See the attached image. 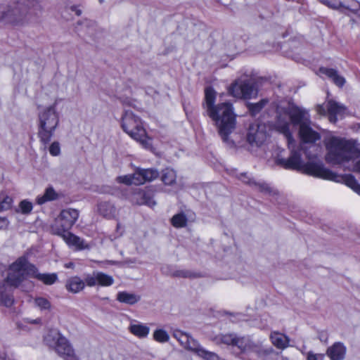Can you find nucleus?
Masks as SVG:
<instances>
[{
  "label": "nucleus",
  "mask_w": 360,
  "mask_h": 360,
  "mask_svg": "<svg viewBox=\"0 0 360 360\" xmlns=\"http://www.w3.org/2000/svg\"><path fill=\"white\" fill-rule=\"evenodd\" d=\"M308 116L306 110L291 103L286 107L278 109L276 127L285 137L290 155L285 158L278 154L275 158V164L285 169L296 170L314 177L339 181L341 177L325 167L321 162L311 161L304 163L301 159V151L303 148L302 144H297L294 139L290 129V123L300 127L302 124L309 122Z\"/></svg>",
  "instance_id": "nucleus-1"
},
{
  "label": "nucleus",
  "mask_w": 360,
  "mask_h": 360,
  "mask_svg": "<svg viewBox=\"0 0 360 360\" xmlns=\"http://www.w3.org/2000/svg\"><path fill=\"white\" fill-rule=\"evenodd\" d=\"M216 91L208 86L205 89L203 107L207 116L214 122L218 133L224 142H228L229 136L236 128V115L231 103L223 102L215 104Z\"/></svg>",
  "instance_id": "nucleus-2"
},
{
  "label": "nucleus",
  "mask_w": 360,
  "mask_h": 360,
  "mask_svg": "<svg viewBox=\"0 0 360 360\" xmlns=\"http://www.w3.org/2000/svg\"><path fill=\"white\" fill-rule=\"evenodd\" d=\"M11 270L8 280L17 286H20L28 276L37 278L47 285H53L58 281L56 273H39L37 268L34 264H30L25 257H20L11 264Z\"/></svg>",
  "instance_id": "nucleus-3"
},
{
  "label": "nucleus",
  "mask_w": 360,
  "mask_h": 360,
  "mask_svg": "<svg viewBox=\"0 0 360 360\" xmlns=\"http://www.w3.org/2000/svg\"><path fill=\"white\" fill-rule=\"evenodd\" d=\"M41 11L37 0H19L4 13V19L13 25H23L36 22Z\"/></svg>",
  "instance_id": "nucleus-4"
},
{
  "label": "nucleus",
  "mask_w": 360,
  "mask_h": 360,
  "mask_svg": "<svg viewBox=\"0 0 360 360\" xmlns=\"http://www.w3.org/2000/svg\"><path fill=\"white\" fill-rule=\"evenodd\" d=\"M327 150L326 160L331 165L347 162L358 156V149L349 140L338 136H330L325 140Z\"/></svg>",
  "instance_id": "nucleus-5"
},
{
  "label": "nucleus",
  "mask_w": 360,
  "mask_h": 360,
  "mask_svg": "<svg viewBox=\"0 0 360 360\" xmlns=\"http://www.w3.org/2000/svg\"><path fill=\"white\" fill-rule=\"evenodd\" d=\"M60 117L56 104L46 107L38 114L37 136L40 142L46 146L59 125Z\"/></svg>",
  "instance_id": "nucleus-6"
},
{
  "label": "nucleus",
  "mask_w": 360,
  "mask_h": 360,
  "mask_svg": "<svg viewBox=\"0 0 360 360\" xmlns=\"http://www.w3.org/2000/svg\"><path fill=\"white\" fill-rule=\"evenodd\" d=\"M122 128L133 139L139 142L145 148H150L151 139L147 136L140 117L131 111L125 110L122 117Z\"/></svg>",
  "instance_id": "nucleus-7"
},
{
  "label": "nucleus",
  "mask_w": 360,
  "mask_h": 360,
  "mask_svg": "<svg viewBox=\"0 0 360 360\" xmlns=\"http://www.w3.org/2000/svg\"><path fill=\"white\" fill-rule=\"evenodd\" d=\"M44 342L47 345L53 347L65 360H79L68 339L58 330H50L44 337Z\"/></svg>",
  "instance_id": "nucleus-8"
},
{
  "label": "nucleus",
  "mask_w": 360,
  "mask_h": 360,
  "mask_svg": "<svg viewBox=\"0 0 360 360\" xmlns=\"http://www.w3.org/2000/svg\"><path fill=\"white\" fill-rule=\"evenodd\" d=\"M79 217V211L75 209L68 208L63 210L51 226L53 234H63L70 230L75 224Z\"/></svg>",
  "instance_id": "nucleus-9"
},
{
  "label": "nucleus",
  "mask_w": 360,
  "mask_h": 360,
  "mask_svg": "<svg viewBox=\"0 0 360 360\" xmlns=\"http://www.w3.org/2000/svg\"><path fill=\"white\" fill-rule=\"evenodd\" d=\"M299 134L300 136L301 140L302 141L303 143H301L302 146V150L301 151V155L302 154V152L304 151L307 158L311 161L316 158V155L315 154H311L308 149H307L304 146V143H315L316 141L319 140L321 139L320 134L316 132V131L313 130L309 126V123L306 124H302L300 127V131Z\"/></svg>",
  "instance_id": "nucleus-10"
},
{
  "label": "nucleus",
  "mask_w": 360,
  "mask_h": 360,
  "mask_svg": "<svg viewBox=\"0 0 360 360\" xmlns=\"http://www.w3.org/2000/svg\"><path fill=\"white\" fill-rule=\"evenodd\" d=\"M231 95L239 98H251L256 96L257 89L254 84L248 80L236 82L229 89Z\"/></svg>",
  "instance_id": "nucleus-11"
},
{
  "label": "nucleus",
  "mask_w": 360,
  "mask_h": 360,
  "mask_svg": "<svg viewBox=\"0 0 360 360\" xmlns=\"http://www.w3.org/2000/svg\"><path fill=\"white\" fill-rule=\"evenodd\" d=\"M11 264L6 278L0 282V306L11 307L14 303L13 289L19 286L15 285L8 280L11 274Z\"/></svg>",
  "instance_id": "nucleus-12"
},
{
  "label": "nucleus",
  "mask_w": 360,
  "mask_h": 360,
  "mask_svg": "<svg viewBox=\"0 0 360 360\" xmlns=\"http://www.w3.org/2000/svg\"><path fill=\"white\" fill-rule=\"evenodd\" d=\"M267 137L265 124L253 123L250 125L247 134V141L252 146H260Z\"/></svg>",
  "instance_id": "nucleus-13"
},
{
  "label": "nucleus",
  "mask_w": 360,
  "mask_h": 360,
  "mask_svg": "<svg viewBox=\"0 0 360 360\" xmlns=\"http://www.w3.org/2000/svg\"><path fill=\"white\" fill-rule=\"evenodd\" d=\"M153 192L150 189L135 188L129 196V200L133 204L146 205L153 207L156 205V202L153 200Z\"/></svg>",
  "instance_id": "nucleus-14"
},
{
  "label": "nucleus",
  "mask_w": 360,
  "mask_h": 360,
  "mask_svg": "<svg viewBox=\"0 0 360 360\" xmlns=\"http://www.w3.org/2000/svg\"><path fill=\"white\" fill-rule=\"evenodd\" d=\"M326 6L332 9L338 10L347 15H349V13L356 14L360 10V4L356 0H350L347 4L340 0H328Z\"/></svg>",
  "instance_id": "nucleus-15"
},
{
  "label": "nucleus",
  "mask_w": 360,
  "mask_h": 360,
  "mask_svg": "<svg viewBox=\"0 0 360 360\" xmlns=\"http://www.w3.org/2000/svg\"><path fill=\"white\" fill-rule=\"evenodd\" d=\"M60 236L69 247L74 248L76 250L89 249L90 246L80 237L71 232L65 231L63 234H56Z\"/></svg>",
  "instance_id": "nucleus-16"
},
{
  "label": "nucleus",
  "mask_w": 360,
  "mask_h": 360,
  "mask_svg": "<svg viewBox=\"0 0 360 360\" xmlns=\"http://www.w3.org/2000/svg\"><path fill=\"white\" fill-rule=\"evenodd\" d=\"M233 347H237L240 352H255L261 353L262 349L259 345L254 343L249 338L236 336Z\"/></svg>",
  "instance_id": "nucleus-17"
},
{
  "label": "nucleus",
  "mask_w": 360,
  "mask_h": 360,
  "mask_svg": "<svg viewBox=\"0 0 360 360\" xmlns=\"http://www.w3.org/2000/svg\"><path fill=\"white\" fill-rule=\"evenodd\" d=\"M135 176L137 178L138 184H143L146 181H152L159 176V172L156 169L137 168L135 171Z\"/></svg>",
  "instance_id": "nucleus-18"
},
{
  "label": "nucleus",
  "mask_w": 360,
  "mask_h": 360,
  "mask_svg": "<svg viewBox=\"0 0 360 360\" xmlns=\"http://www.w3.org/2000/svg\"><path fill=\"white\" fill-rule=\"evenodd\" d=\"M347 348L342 342H336L326 350V355L330 360H343L345 357Z\"/></svg>",
  "instance_id": "nucleus-19"
},
{
  "label": "nucleus",
  "mask_w": 360,
  "mask_h": 360,
  "mask_svg": "<svg viewBox=\"0 0 360 360\" xmlns=\"http://www.w3.org/2000/svg\"><path fill=\"white\" fill-rule=\"evenodd\" d=\"M326 108L329 115V120L331 122H335L337 121V116L343 114L345 110L342 105L333 100H330L327 102Z\"/></svg>",
  "instance_id": "nucleus-20"
},
{
  "label": "nucleus",
  "mask_w": 360,
  "mask_h": 360,
  "mask_svg": "<svg viewBox=\"0 0 360 360\" xmlns=\"http://www.w3.org/2000/svg\"><path fill=\"white\" fill-rule=\"evenodd\" d=\"M98 212L103 217L112 219L116 214V208L111 202L102 201L97 205Z\"/></svg>",
  "instance_id": "nucleus-21"
},
{
  "label": "nucleus",
  "mask_w": 360,
  "mask_h": 360,
  "mask_svg": "<svg viewBox=\"0 0 360 360\" xmlns=\"http://www.w3.org/2000/svg\"><path fill=\"white\" fill-rule=\"evenodd\" d=\"M319 72L326 75L339 87L343 86L345 83V79L335 69L321 67L319 68Z\"/></svg>",
  "instance_id": "nucleus-22"
},
{
  "label": "nucleus",
  "mask_w": 360,
  "mask_h": 360,
  "mask_svg": "<svg viewBox=\"0 0 360 360\" xmlns=\"http://www.w3.org/2000/svg\"><path fill=\"white\" fill-rule=\"evenodd\" d=\"M270 339L272 344L278 349H283L289 345V338L277 331H273L271 333Z\"/></svg>",
  "instance_id": "nucleus-23"
},
{
  "label": "nucleus",
  "mask_w": 360,
  "mask_h": 360,
  "mask_svg": "<svg viewBox=\"0 0 360 360\" xmlns=\"http://www.w3.org/2000/svg\"><path fill=\"white\" fill-rule=\"evenodd\" d=\"M84 287V281L79 276H72L69 278L65 283L66 290L72 293H77L82 290Z\"/></svg>",
  "instance_id": "nucleus-24"
},
{
  "label": "nucleus",
  "mask_w": 360,
  "mask_h": 360,
  "mask_svg": "<svg viewBox=\"0 0 360 360\" xmlns=\"http://www.w3.org/2000/svg\"><path fill=\"white\" fill-rule=\"evenodd\" d=\"M129 330L131 334L139 338H145L148 335L150 328L146 325L139 323L130 324L129 326Z\"/></svg>",
  "instance_id": "nucleus-25"
},
{
  "label": "nucleus",
  "mask_w": 360,
  "mask_h": 360,
  "mask_svg": "<svg viewBox=\"0 0 360 360\" xmlns=\"http://www.w3.org/2000/svg\"><path fill=\"white\" fill-rule=\"evenodd\" d=\"M58 198L59 194L52 186H49L46 188L44 193L42 195L37 196L36 202L38 205H43L46 202L57 200Z\"/></svg>",
  "instance_id": "nucleus-26"
},
{
  "label": "nucleus",
  "mask_w": 360,
  "mask_h": 360,
  "mask_svg": "<svg viewBox=\"0 0 360 360\" xmlns=\"http://www.w3.org/2000/svg\"><path fill=\"white\" fill-rule=\"evenodd\" d=\"M140 300L141 297L139 295L127 291L119 292L117 294V301L129 305L137 303Z\"/></svg>",
  "instance_id": "nucleus-27"
},
{
  "label": "nucleus",
  "mask_w": 360,
  "mask_h": 360,
  "mask_svg": "<svg viewBox=\"0 0 360 360\" xmlns=\"http://www.w3.org/2000/svg\"><path fill=\"white\" fill-rule=\"evenodd\" d=\"M161 179L165 185H172L176 182V172L170 168H166L162 171Z\"/></svg>",
  "instance_id": "nucleus-28"
},
{
  "label": "nucleus",
  "mask_w": 360,
  "mask_h": 360,
  "mask_svg": "<svg viewBox=\"0 0 360 360\" xmlns=\"http://www.w3.org/2000/svg\"><path fill=\"white\" fill-rule=\"evenodd\" d=\"M236 336L235 334L219 335L214 338V340L218 345L224 344L233 347Z\"/></svg>",
  "instance_id": "nucleus-29"
},
{
  "label": "nucleus",
  "mask_w": 360,
  "mask_h": 360,
  "mask_svg": "<svg viewBox=\"0 0 360 360\" xmlns=\"http://www.w3.org/2000/svg\"><path fill=\"white\" fill-rule=\"evenodd\" d=\"M171 222L174 227L182 228L186 226L187 218L184 213H179L172 217Z\"/></svg>",
  "instance_id": "nucleus-30"
},
{
  "label": "nucleus",
  "mask_w": 360,
  "mask_h": 360,
  "mask_svg": "<svg viewBox=\"0 0 360 360\" xmlns=\"http://www.w3.org/2000/svg\"><path fill=\"white\" fill-rule=\"evenodd\" d=\"M97 275L98 285L101 286H110L113 284L114 279L111 276L101 271H97Z\"/></svg>",
  "instance_id": "nucleus-31"
},
{
  "label": "nucleus",
  "mask_w": 360,
  "mask_h": 360,
  "mask_svg": "<svg viewBox=\"0 0 360 360\" xmlns=\"http://www.w3.org/2000/svg\"><path fill=\"white\" fill-rule=\"evenodd\" d=\"M344 181L347 186L360 195V184L358 183L354 176L351 174L347 175L345 176Z\"/></svg>",
  "instance_id": "nucleus-32"
},
{
  "label": "nucleus",
  "mask_w": 360,
  "mask_h": 360,
  "mask_svg": "<svg viewBox=\"0 0 360 360\" xmlns=\"http://www.w3.org/2000/svg\"><path fill=\"white\" fill-rule=\"evenodd\" d=\"M153 339L158 342L165 343L169 341V336L167 332L163 329H157L153 333Z\"/></svg>",
  "instance_id": "nucleus-33"
},
{
  "label": "nucleus",
  "mask_w": 360,
  "mask_h": 360,
  "mask_svg": "<svg viewBox=\"0 0 360 360\" xmlns=\"http://www.w3.org/2000/svg\"><path fill=\"white\" fill-rule=\"evenodd\" d=\"M35 305L41 310H50L51 304L49 300L43 297H37L34 299Z\"/></svg>",
  "instance_id": "nucleus-34"
},
{
  "label": "nucleus",
  "mask_w": 360,
  "mask_h": 360,
  "mask_svg": "<svg viewBox=\"0 0 360 360\" xmlns=\"http://www.w3.org/2000/svg\"><path fill=\"white\" fill-rule=\"evenodd\" d=\"M135 176V172L131 175H125L122 176L117 177V181L122 184H124L126 185H131V184H138L137 178Z\"/></svg>",
  "instance_id": "nucleus-35"
},
{
  "label": "nucleus",
  "mask_w": 360,
  "mask_h": 360,
  "mask_svg": "<svg viewBox=\"0 0 360 360\" xmlns=\"http://www.w3.org/2000/svg\"><path fill=\"white\" fill-rule=\"evenodd\" d=\"M32 208V203L27 200H23L19 204L20 212L23 214H30Z\"/></svg>",
  "instance_id": "nucleus-36"
},
{
  "label": "nucleus",
  "mask_w": 360,
  "mask_h": 360,
  "mask_svg": "<svg viewBox=\"0 0 360 360\" xmlns=\"http://www.w3.org/2000/svg\"><path fill=\"white\" fill-rule=\"evenodd\" d=\"M266 103L267 101L262 100L257 103L251 104L249 106V110L252 115H255L260 112V110L265 106Z\"/></svg>",
  "instance_id": "nucleus-37"
},
{
  "label": "nucleus",
  "mask_w": 360,
  "mask_h": 360,
  "mask_svg": "<svg viewBox=\"0 0 360 360\" xmlns=\"http://www.w3.org/2000/svg\"><path fill=\"white\" fill-rule=\"evenodd\" d=\"M252 187L262 193H270L271 191L270 186L266 183L263 181H252Z\"/></svg>",
  "instance_id": "nucleus-38"
},
{
  "label": "nucleus",
  "mask_w": 360,
  "mask_h": 360,
  "mask_svg": "<svg viewBox=\"0 0 360 360\" xmlns=\"http://www.w3.org/2000/svg\"><path fill=\"white\" fill-rule=\"evenodd\" d=\"M13 204L12 198L6 195L0 200V212L9 210Z\"/></svg>",
  "instance_id": "nucleus-39"
},
{
  "label": "nucleus",
  "mask_w": 360,
  "mask_h": 360,
  "mask_svg": "<svg viewBox=\"0 0 360 360\" xmlns=\"http://www.w3.org/2000/svg\"><path fill=\"white\" fill-rule=\"evenodd\" d=\"M97 278V271H94L92 274H88L84 281L88 286L93 287L98 284Z\"/></svg>",
  "instance_id": "nucleus-40"
},
{
  "label": "nucleus",
  "mask_w": 360,
  "mask_h": 360,
  "mask_svg": "<svg viewBox=\"0 0 360 360\" xmlns=\"http://www.w3.org/2000/svg\"><path fill=\"white\" fill-rule=\"evenodd\" d=\"M77 25L82 26V27L85 29L88 33L89 32V30L90 29H94L96 25L95 21L88 19H84L79 21Z\"/></svg>",
  "instance_id": "nucleus-41"
},
{
  "label": "nucleus",
  "mask_w": 360,
  "mask_h": 360,
  "mask_svg": "<svg viewBox=\"0 0 360 360\" xmlns=\"http://www.w3.org/2000/svg\"><path fill=\"white\" fill-rule=\"evenodd\" d=\"M49 153L53 156H57L60 153V148L59 143L57 141L53 142L49 148Z\"/></svg>",
  "instance_id": "nucleus-42"
},
{
  "label": "nucleus",
  "mask_w": 360,
  "mask_h": 360,
  "mask_svg": "<svg viewBox=\"0 0 360 360\" xmlns=\"http://www.w3.org/2000/svg\"><path fill=\"white\" fill-rule=\"evenodd\" d=\"M238 178L243 183H245L250 186H252V181H255L254 179H252L250 176H248L247 173H241Z\"/></svg>",
  "instance_id": "nucleus-43"
},
{
  "label": "nucleus",
  "mask_w": 360,
  "mask_h": 360,
  "mask_svg": "<svg viewBox=\"0 0 360 360\" xmlns=\"http://www.w3.org/2000/svg\"><path fill=\"white\" fill-rule=\"evenodd\" d=\"M325 355L323 354H314L309 352L307 354V360H323Z\"/></svg>",
  "instance_id": "nucleus-44"
},
{
  "label": "nucleus",
  "mask_w": 360,
  "mask_h": 360,
  "mask_svg": "<svg viewBox=\"0 0 360 360\" xmlns=\"http://www.w3.org/2000/svg\"><path fill=\"white\" fill-rule=\"evenodd\" d=\"M120 101L124 105L131 106L133 108L136 107V101L130 98H120Z\"/></svg>",
  "instance_id": "nucleus-45"
},
{
  "label": "nucleus",
  "mask_w": 360,
  "mask_h": 360,
  "mask_svg": "<svg viewBox=\"0 0 360 360\" xmlns=\"http://www.w3.org/2000/svg\"><path fill=\"white\" fill-rule=\"evenodd\" d=\"M172 275L176 277L187 278L191 277V273L185 270H177L175 271Z\"/></svg>",
  "instance_id": "nucleus-46"
},
{
  "label": "nucleus",
  "mask_w": 360,
  "mask_h": 360,
  "mask_svg": "<svg viewBox=\"0 0 360 360\" xmlns=\"http://www.w3.org/2000/svg\"><path fill=\"white\" fill-rule=\"evenodd\" d=\"M9 225V221L6 217L0 216V230L6 229Z\"/></svg>",
  "instance_id": "nucleus-47"
},
{
  "label": "nucleus",
  "mask_w": 360,
  "mask_h": 360,
  "mask_svg": "<svg viewBox=\"0 0 360 360\" xmlns=\"http://www.w3.org/2000/svg\"><path fill=\"white\" fill-rule=\"evenodd\" d=\"M316 110L320 115H326V108L323 105H318L316 106Z\"/></svg>",
  "instance_id": "nucleus-48"
},
{
  "label": "nucleus",
  "mask_w": 360,
  "mask_h": 360,
  "mask_svg": "<svg viewBox=\"0 0 360 360\" xmlns=\"http://www.w3.org/2000/svg\"><path fill=\"white\" fill-rule=\"evenodd\" d=\"M70 9L72 11L75 12L77 16H80L82 13V10L79 9L77 6H72Z\"/></svg>",
  "instance_id": "nucleus-49"
},
{
  "label": "nucleus",
  "mask_w": 360,
  "mask_h": 360,
  "mask_svg": "<svg viewBox=\"0 0 360 360\" xmlns=\"http://www.w3.org/2000/svg\"><path fill=\"white\" fill-rule=\"evenodd\" d=\"M27 322L32 324H40L41 323V319H27Z\"/></svg>",
  "instance_id": "nucleus-50"
},
{
  "label": "nucleus",
  "mask_w": 360,
  "mask_h": 360,
  "mask_svg": "<svg viewBox=\"0 0 360 360\" xmlns=\"http://www.w3.org/2000/svg\"><path fill=\"white\" fill-rule=\"evenodd\" d=\"M319 340L321 341V342H326L327 340H328V335L327 334L324 333H321L320 335H319Z\"/></svg>",
  "instance_id": "nucleus-51"
},
{
  "label": "nucleus",
  "mask_w": 360,
  "mask_h": 360,
  "mask_svg": "<svg viewBox=\"0 0 360 360\" xmlns=\"http://www.w3.org/2000/svg\"><path fill=\"white\" fill-rule=\"evenodd\" d=\"M354 169L356 172H360V160L356 162Z\"/></svg>",
  "instance_id": "nucleus-52"
},
{
  "label": "nucleus",
  "mask_w": 360,
  "mask_h": 360,
  "mask_svg": "<svg viewBox=\"0 0 360 360\" xmlns=\"http://www.w3.org/2000/svg\"><path fill=\"white\" fill-rule=\"evenodd\" d=\"M73 266H74V264H73V263H72V262H70V263L66 264L65 265V266L66 268H71V267H72Z\"/></svg>",
  "instance_id": "nucleus-53"
},
{
  "label": "nucleus",
  "mask_w": 360,
  "mask_h": 360,
  "mask_svg": "<svg viewBox=\"0 0 360 360\" xmlns=\"http://www.w3.org/2000/svg\"><path fill=\"white\" fill-rule=\"evenodd\" d=\"M320 3L326 5L328 0H318Z\"/></svg>",
  "instance_id": "nucleus-54"
},
{
  "label": "nucleus",
  "mask_w": 360,
  "mask_h": 360,
  "mask_svg": "<svg viewBox=\"0 0 360 360\" xmlns=\"http://www.w3.org/2000/svg\"><path fill=\"white\" fill-rule=\"evenodd\" d=\"M272 350H273V349H272L271 348H270L269 349H266V350H264V352H265L266 354H269V353H271V352H272Z\"/></svg>",
  "instance_id": "nucleus-55"
},
{
  "label": "nucleus",
  "mask_w": 360,
  "mask_h": 360,
  "mask_svg": "<svg viewBox=\"0 0 360 360\" xmlns=\"http://www.w3.org/2000/svg\"><path fill=\"white\" fill-rule=\"evenodd\" d=\"M119 229H120V224L117 223V229L118 230Z\"/></svg>",
  "instance_id": "nucleus-56"
},
{
  "label": "nucleus",
  "mask_w": 360,
  "mask_h": 360,
  "mask_svg": "<svg viewBox=\"0 0 360 360\" xmlns=\"http://www.w3.org/2000/svg\"><path fill=\"white\" fill-rule=\"evenodd\" d=\"M282 360H288V358H286V357H283V358H282Z\"/></svg>",
  "instance_id": "nucleus-57"
},
{
  "label": "nucleus",
  "mask_w": 360,
  "mask_h": 360,
  "mask_svg": "<svg viewBox=\"0 0 360 360\" xmlns=\"http://www.w3.org/2000/svg\"><path fill=\"white\" fill-rule=\"evenodd\" d=\"M310 148H316L315 146H310Z\"/></svg>",
  "instance_id": "nucleus-58"
},
{
  "label": "nucleus",
  "mask_w": 360,
  "mask_h": 360,
  "mask_svg": "<svg viewBox=\"0 0 360 360\" xmlns=\"http://www.w3.org/2000/svg\"><path fill=\"white\" fill-rule=\"evenodd\" d=\"M359 128L360 129V124L359 125Z\"/></svg>",
  "instance_id": "nucleus-59"
}]
</instances>
